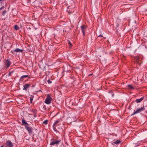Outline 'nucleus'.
<instances>
[{
  "mask_svg": "<svg viewBox=\"0 0 147 147\" xmlns=\"http://www.w3.org/2000/svg\"><path fill=\"white\" fill-rule=\"evenodd\" d=\"M112 96L113 97V95H114L113 94H112Z\"/></svg>",
  "mask_w": 147,
  "mask_h": 147,
  "instance_id": "c756f323",
  "label": "nucleus"
},
{
  "mask_svg": "<svg viewBox=\"0 0 147 147\" xmlns=\"http://www.w3.org/2000/svg\"><path fill=\"white\" fill-rule=\"evenodd\" d=\"M120 142H121V141L119 140H117L116 141L113 142V143H112V144L113 145H114V144H117L119 143H120Z\"/></svg>",
  "mask_w": 147,
  "mask_h": 147,
  "instance_id": "dca6fc26",
  "label": "nucleus"
},
{
  "mask_svg": "<svg viewBox=\"0 0 147 147\" xmlns=\"http://www.w3.org/2000/svg\"><path fill=\"white\" fill-rule=\"evenodd\" d=\"M145 109L144 107L143 106L141 108L137 109L136 111H134V113L131 115V116L133 115H134L137 114L138 113H140L142 111H143Z\"/></svg>",
  "mask_w": 147,
  "mask_h": 147,
  "instance_id": "f03ea898",
  "label": "nucleus"
},
{
  "mask_svg": "<svg viewBox=\"0 0 147 147\" xmlns=\"http://www.w3.org/2000/svg\"><path fill=\"white\" fill-rule=\"evenodd\" d=\"M25 127L29 134H32V127H29L28 125L26 126Z\"/></svg>",
  "mask_w": 147,
  "mask_h": 147,
  "instance_id": "423d86ee",
  "label": "nucleus"
},
{
  "mask_svg": "<svg viewBox=\"0 0 147 147\" xmlns=\"http://www.w3.org/2000/svg\"><path fill=\"white\" fill-rule=\"evenodd\" d=\"M33 97H34L32 95L30 97V101L31 103H32V101L33 100Z\"/></svg>",
  "mask_w": 147,
  "mask_h": 147,
  "instance_id": "6ab92c4d",
  "label": "nucleus"
},
{
  "mask_svg": "<svg viewBox=\"0 0 147 147\" xmlns=\"http://www.w3.org/2000/svg\"><path fill=\"white\" fill-rule=\"evenodd\" d=\"M60 120H59V119H58V120H56L54 122V123L53 124V125L54 126H56L57 125L58 126V124L59 123V122H60Z\"/></svg>",
  "mask_w": 147,
  "mask_h": 147,
  "instance_id": "ddd939ff",
  "label": "nucleus"
},
{
  "mask_svg": "<svg viewBox=\"0 0 147 147\" xmlns=\"http://www.w3.org/2000/svg\"><path fill=\"white\" fill-rule=\"evenodd\" d=\"M19 28V27L18 25H16L14 26V29L15 30H17Z\"/></svg>",
  "mask_w": 147,
  "mask_h": 147,
  "instance_id": "412c9836",
  "label": "nucleus"
},
{
  "mask_svg": "<svg viewBox=\"0 0 147 147\" xmlns=\"http://www.w3.org/2000/svg\"><path fill=\"white\" fill-rule=\"evenodd\" d=\"M5 145L7 147H12L13 146V144L10 140L6 141Z\"/></svg>",
  "mask_w": 147,
  "mask_h": 147,
  "instance_id": "20e7f679",
  "label": "nucleus"
},
{
  "mask_svg": "<svg viewBox=\"0 0 147 147\" xmlns=\"http://www.w3.org/2000/svg\"><path fill=\"white\" fill-rule=\"evenodd\" d=\"M23 49H20L18 48H17L16 49L14 50L13 51L16 52L17 53L18 52H22L23 51Z\"/></svg>",
  "mask_w": 147,
  "mask_h": 147,
  "instance_id": "9b49d317",
  "label": "nucleus"
},
{
  "mask_svg": "<svg viewBox=\"0 0 147 147\" xmlns=\"http://www.w3.org/2000/svg\"><path fill=\"white\" fill-rule=\"evenodd\" d=\"M22 125H24L25 127H26V126L28 125V123L24 119H23L22 120Z\"/></svg>",
  "mask_w": 147,
  "mask_h": 147,
  "instance_id": "9d476101",
  "label": "nucleus"
},
{
  "mask_svg": "<svg viewBox=\"0 0 147 147\" xmlns=\"http://www.w3.org/2000/svg\"><path fill=\"white\" fill-rule=\"evenodd\" d=\"M30 84H26L23 86V90H27V88H29Z\"/></svg>",
  "mask_w": 147,
  "mask_h": 147,
  "instance_id": "0eeeda50",
  "label": "nucleus"
},
{
  "mask_svg": "<svg viewBox=\"0 0 147 147\" xmlns=\"http://www.w3.org/2000/svg\"><path fill=\"white\" fill-rule=\"evenodd\" d=\"M51 142L50 144V145H57L61 141L60 140H56L55 139H52L51 140Z\"/></svg>",
  "mask_w": 147,
  "mask_h": 147,
  "instance_id": "f257e3e1",
  "label": "nucleus"
},
{
  "mask_svg": "<svg viewBox=\"0 0 147 147\" xmlns=\"http://www.w3.org/2000/svg\"><path fill=\"white\" fill-rule=\"evenodd\" d=\"M7 12V11L6 10H4L2 13V15L3 16H4L5 13Z\"/></svg>",
  "mask_w": 147,
  "mask_h": 147,
  "instance_id": "4be33fe9",
  "label": "nucleus"
},
{
  "mask_svg": "<svg viewBox=\"0 0 147 147\" xmlns=\"http://www.w3.org/2000/svg\"><path fill=\"white\" fill-rule=\"evenodd\" d=\"M74 5H71V6L69 5L68 6L67 8L69 9V10H67V11L68 12V13H72L73 12H74V10L72 11V9L74 8Z\"/></svg>",
  "mask_w": 147,
  "mask_h": 147,
  "instance_id": "7ed1b4c3",
  "label": "nucleus"
},
{
  "mask_svg": "<svg viewBox=\"0 0 147 147\" xmlns=\"http://www.w3.org/2000/svg\"><path fill=\"white\" fill-rule=\"evenodd\" d=\"M81 29L82 32L83 34V35L84 36L85 34V27L84 25L82 26H81Z\"/></svg>",
  "mask_w": 147,
  "mask_h": 147,
  "instance_id": "1a4fd4ad",
  "label": "nucleus"
},
{
  "mask_svg": "<svg viewBox=\"0 0 147 147\" xmlns=\"http://www.w3.org/2000/svg\"><path fill=\"white\" fill-rule=\"evenodd\" d=\"M4 8V6H2V7H1L0 8V10H2V9H3Z\"/></svg>",
  "mask_w": 147,
  "mask_h": 147,
  "instance_id": "393cba45",
  "label": "nucleus"
},
{
  "mask_svg": "<svg viewBox=\"0 0 147 147\" xmlns=\"http://www.w3.org/2000/svg\"><path fill=\"white\" fill-rule=\"evenodd\" d=\"M69 2H70L71 4H74V2L72 0H70L69 1Z\"/></svg>",
  "mask_w": 147,
  "mask_h": 147,
  "instance_id": "a878e982",
  "label": "nucleus"
},
{
  "mask_svg": "<svg viewBox=\"0 0 147 147\" xmlns=\"http://www.w3.org/2000/svg\"><path fill=\"white\" fill-rule=\"evenodd\" d=\"M11 63L10 61L8 59H7L6 60V62L5 63V65L6 66L7 68H8L10 66Z\"/></svg>",
  "mask_w": 147,
  "mask_h": 147,
  "instance_id": "6e6552de",
  "label": "nucleus"
},
{
  "mask_svg": "<svg viewBox=\"0 0 147 147\" xmlns=\"http://www.w3.org/2000/svg\"><path fill=\"white\" fill-rule=\"evenodd\" d=\"M3 1V0H0V1Z\"/></svg>",
  "mask_w": 147,
  "mask_h": 147,
  "instance_id": "c85d7f7f",
  "label": "nucleus"
},
{
  "mask_svg": "<svg viewBox=\"0 0 147 147\" xmlns=\"http://www.w3.org/2000/svg\"><path fill=\"white\" fill-rule=\"evenodd\" d=\"M146 112L147 113V111H146Z\"/></svg>",
  "mask_w": 147,
  "mask_h": 147,
  "instance_id": "2f4dec72",
  "label": "nucleus"
},
{
  "mask_svg": "<svg viewBox=\"0 0 147 147\" xmlns=\"http://www.w3.org/2000/svg\"><path fill=\"white\" fill-rule=\"evenodd\" d=\"M28 75H25L22 76L20 78V80L22 81L23 79L24 78H26V77H28Z\"/></svg>",
  "mask_w": 147,
  "mask_h": 147,
  "instance_id": "f8f14e48",
  "label": "nucleus"
},
{
  "mask_svg": "<svg viewBox=\"0 0 147 147\" xmlns=\"http://www.w3.org/2000/svg\"><path fill=\"white\" fill-rule=\"evenodd\" d=\"M0 147H4L3 146H1Z\"/></svg>",
  "mask_w": 147,
  "mask_h": 147,
  "instance_id": "7c9ffc66",
  "label": "nucleus"
},
{
  "mask_svg": "<svg viewBox=\"0 0 147 147\" xmlns=\"http://www.w3.org/2000/svg\"><path fill=\"white\" fill-rule=\"evenodd\" d=\"M144 97L141 98L139 99H137L136 100V102L137 103H138L141 102L142 100L143 99Z\"/></svg>",
  "mask_w": 147,
  "mask_h": 147,
  "instance_id": "4468645a",
  "label": "nucleus"
},
{
  "mask_svg": "<svg viewBox=\"0 0 147 147\" xmlns=\"http://www.w3.org/2000/svg\"><path fill=\"white\" fill-rule=\"evenodd\" d=\"M58 129H59L60 130L61 129H62V128H61V127H58Z\"/></svg>",
  "mask_w": 147,
  "mask_h": 147,
  "instance_id": "bb28decb",
  "label": "nucleus"
},
{
  "mask_svg": "<svg viewBox=\"0 0 147 147\" xmlns=\"http://www.w3.org/2000/svg\"><path fill=\"white\" fill-rule=\"evenodd\" d=\"M128 87L131 89H134V88L133 87V86L131 85H127Z\"/></svg>",
  "mask_w": 147,
  "mask_h": 147,
  "instance_id": "f3484780",
  "label": "nucleus"
},
{
  "mask_svg": "<svg viewBox=\"0 0 147 147\" xmlns=\"http://www.w3.org/2000/svg\"><path fill=\"white\" fill-rule=\"evenodd\" d=\"M100 36H101V37H102V34H100L98 36V37H100Z\"/></svg>",
  "mask_w": 147,
  "mask_h": 147,
  "instance_id": "cd10ccee",
  "label": "nucleus"
},
{
  "mask_svg": "<svg viewBox=\"0 0 147 147\" xmlns=\"http://www.w3.org/2000/svg\"><path fill=\"white\" fill-rule=\"evenodd\" d=\"M68 44L69 45L70 47H71L72 46V44L71 43V42L70 41H69L68 42Z\"/></svg>",
  "mask_w": 147,
  "mask_h": 147,
  "instance_id": "b1692460",
  "label": "nucleus"
},
{
  "mask_svg": "<svg viewBox=\"0 0 147 147\" xmlns=\"http://www.w3.org/2000/svg\"><path fill=\"white\" fill-rule=\"evenodd\" d=\"M47 82L48 84H50L52 82L50 80H47Z\"/></svg>",
  "mask_w": 147,
  "mask_h": 147,
  "instance_id": "5701e85b",
  "label": "nucleus"
},
{
  "mask_svg": "<svg viewBox=\"0 0 147 147\" xmlns=\"http://www.w3.org/2000/svg\"><path fill=\"white\" fill-rule=\"evenodd\" d=\"M135 60L136 61V62L139 64L140 63L141 61L140 60V59L139 57H136L135 58Z\"/></svg>",
  "mask_w": 147,
  "mask_h": 147,
  "instance_id": "2eb2a0df",
  "label": "nucleus"
},
{
  "mask_svg": "<svg viewBox=\"0 0 147 147\" xmlns=\"http://www.w3.org/2000/svg\"><path fill=\"white\" fill-rule=\"evenodd\" d=\"M56 126H54L53 125V129L56 132H57V130L56 128Z\"/></svg>",
  "mask_w": 147,
  "mask_h": 147,
  "instance_id": "aec40b11",
  "label": "nucleus"
},
{
  "mask_svg": "<svg viewBox=\"0 0 147 147\" xmlns=\"http://www.w3.org/2000/svg\"><path fill=\"white\" fill-rule=\"evenodd\" d=\"M89 75V76H91V74Z\"/></svg>",
  "mask_w": 147,
  "mask_h": 147,
  "instance_id": "473e14b6",
  "label": "nucleus"
},
{
  "mask_svg": "<svg viewBox=\"0 0 147 147\" xmlns=\"http://www.w3.org/2000/svg\"><path fill=\"white\" fill-rule=\"evenodd\" d=\"M35 30L36 29V28H35Z\"/></svg>",
  "mask_w": 147,
  "mask_h": 147,
  "instance_id": "72a5a7b5",
  "label": "nucleus"
},
{
  "mask_svg": "<svg viewBox=\"0 0 147 147\" xmlns=\"http://www.w3.org/2000/svg\"><path fill=\"white\" fill-rule=\"evenodd\" d=\"M52 98L50 96L47 97L45 99V102L47 104H50L51 103Z\"/></svg>",
  "mask_w": 147,
  "mask_h": 147,
  "instance_id": "39448f33",
  "label": "nucleus"
},
{
  "mask_svg": "<svg viewBox=\"0 0 147 147\" xmlns=\"http://www.w3.org/2000/svg\"><path fill=\"white\" fill-rule=\"evenodd\" d=\"M48 120H46L43 122V123L45 125L47 124L48 123Z\"/></svg>",
  "mask_w": 147,
  "mask_h": 147,
  "instance_id": "a211bd4d",
  "label": "nucleus"
}]
</instances>
